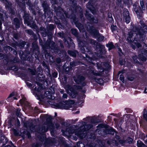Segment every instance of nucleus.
I'll list each match as a JSON object with an SVG mask.
<instances>
[{"label": "nucleus", "mask_w": 147, "mask_h": 147, "mask_svg": "<svg viewBox=\"0 0 147 147\" xmlns=\"http://www.w3.org/2000/svg\"><path fill=\"white\" fill-rule=\"evenodd\" d=\"M140 23L142 26V27L140 29L138 27L136 26L131 25V28L132 31H131L128 33V37L127 39L129 40V42H131V47L132 48L135 49L136 47L134 45H136L137 47L139 48L141 47V45L138 42H133L131 39L134 35H136L134 38V41H144L145 38V34L147 33V26L146 25L144 22L142 20L140 21Z\"/></svg>", "instance_id": "f257e3e1"}, {"label": "nucleus", "mask_w": 147, "mask_h": 147, "mask_svg": "<svg viewBox=\"0 0 147 147\" xmlns=\"http://www.w3.org/2000/svg\"><path fill=\"white\" fill-rule=\"evenodd\" d=\"M73 8L74 10L72 11V13L70 15L69 14V13H67L66 11H64L60 7H58L57 8L55 7L54 9L55 12H56V15L58 18L61 20L63 24L66 25L67 24V21L65 18L64 15L67 18H70L74 21L75 20V13L78 11H79V12L81 14V18H82L83 16L82 10L80 6H78L77 4H76Z\"/></svg>", "instance_id": "f03ea898"}, {"label": "nucleus", "mask_w": 147, "mask_h": 147, "mask_svg": "<svg viewBox=\"0 0 147 147\" xmlns=\"http://www.w3.org/2000/svg\"><path fill=\"white\" fill-rule=\"evenodd\" d=\"M78 126L75 125L70 126V128L66 129L69 133L73 134L78 136L80 138L85 137L87 134L86 131L90 129L92 126L91 124H86L85 123H80Z\"/></svg>", "instance_id": "7ed1b4c3"}, {"label": "nucleus", "mask_w": 147, "mask_h": 147, "mask_svg": "<svg viewBox=\"0 0 147 147\" xmlns=\"http://www.w3.org/2000/svg\"><path fill=\"white\" fill-rule=\"evenodd\" d=\"M39 40L40 45L45 50L51 49V51L52 53H56L58 52L59 48L58 46L55 45V43L53 41L51 40L49 41L48 40L47 42L44 43L42 42V40L41 39H40Z\"/></svg>", "instance_id": "20e7f679"}, {"label": "nucleus", "mask_w": 147, "mask_h": 147, "mask_svg": "<svg viewBox=\"0 0 147 147\" xmlns=\"http://www.w3.org/2000/svg\"><path fill=\"white\" fill-rule=\"evenodd\" d=\"M65 88L67 91L68 94L73 98L75 97L78 94V92L76 90L81 89L82 87L76 85H74L73 88H72L71 85L66 84L65 86Z\"/></svg>", "instance_id": "39448f33"}, {"label": "nucleus", "mask_w": 147, "mask_h": 147, "mask_svg": "<svg viewBox=\"0 0 147 147\" xmlns=\"http://www.w3.org/2000/svg\"><path fill=\"white\" fill-rule=\"evenodd\" d=\"M24 19V23L27 24L28 26L32 28H34L37 30L38 27L36 24L35 22L33 21V18L31 17H29L28 15L25 13L23 16Z\"/></svg>", "instance_id": "423d86ee"}, {"label": "nucleus", "mask_w": 147, "mask_h": 147, "mask_svg": "<svg viewBox=\"0 0 147 147\" xmlns=\"http://www.w3.org/2000/svg\"><path fill=\"white\" fill-rule=\"evenodd\" d=\"M141 7L138 5V3H136L133 5L134 11L138 15L141 16L143 13V11L145 10V7L144 1L142 0L140 1Z\"/></svg>", "instance_id": "0eeeda50"}, {"label": "nucleus", "mask_w": 147, "mask_h": 147, "mask_svg": "<svg viewBox=\"0 0 147 147\" xmlns=\"http://www.w3.org/2000/svg\"><path fill=\"white\" fill-rule=\"evenodd\" d=\"M138 57L139 59L143 61L146 60L147 58V46L144 44L143 48L139 51Z\"/></svg>", "instance_id": "6e6552de"}, {"label": "nucleus", "mask_w": 147, "mask_h": 147, "mask_svg": "<svg viewBox=\"0 0 147 147\" xmlns=\"http://www.w3.org/2000/svg\"><path fill=\"white\" fill-rule=\"evenodd\" d=\"M86 28L87 30L92 34L93 37L96 38L100 36L98 30L95 29V28L93 26H90L89 23H87Z\"/></svg>", "instance_id": "1a4fd4ad"}, {"label": "nucleus", "mask_w": 147, "mask_h": 147, "mask_svg": "<svg viewBox=\"0 0 147 147\" xmlns=\"http://www.w3.org/2000/svg\"><path fill=\"white\" fill-rule=\"evenodd\" d=\"M54 127V125L52 123L51 120H46V123L42 128V132H46L48 131L49 128L53 129Z\"/></svg>", "instance_id": "9d476101"}, {"label": "nucleus", "mask_w": 147, "mask_h": 147, "mask_svg": "<svg viewBox=\"0 0 147 147\" xmlns=\"http://www.w3.org/2000/svg\"><path fill=\"white\" fill-rule=\"evenodd\" d=\"M20 110L21 109L20 108H17L16 111V115H11L10 119H19V118L23 119L26 118V117H25L21 114L20 113Z\"/></svg>", "instance_id": "9b49d317"}, {"label": "nucleus", "mask_w": 147, "mask_h": 147, "mask_svg": "<svg viewBox=\"0 0 147 147\" xmlns=\"http://www.w3.org/2000/svg\"><path fill=\"white\" fill-rule=\"evenodd\" d=\"M85 15L87 19L90 22L92 23H97L98 22V20L97 18H95L93 16L89 13L86 10Z\"/></svg>", "instance_id": "f8f14e48"}, {"label": "nucleus", "mask_w": 147, "mask_h": 147, "mask_svg": "<svg viewBox=\"0 0 147 147\" xmlns=\"http://www.w3.org/2000/svg\"><path fill=\"white\" fill-rule=\"evenodd\" d=\"M4 3L5 7L10 13H13V11L12 6V4L7 0H0Z\"/></svg>", "instance_id": "ddd939ff"}, {"label": "nucleus", "mask_w": 147, "mask_h": 147, "mask_svg": "<svg viewBox=\"0 0 147 147\" xmlns=\"http://www.w3.org/2000/svg\"><path fill=\"white\" fill-rule=\"evenodd\" d=\"M66 103H64V102H60L59 104H56L54 106H55V108L61 109H69L71 107L70 105H69Z\"/></svg>", "instance_id": "4468645a"}, {"label": "nucleus", "mask_w": 147, "mask_h": 147, "mask_svg": "<svg viewBox=\"0 0 147 147\" xmlns=\"http://www.w3.org/2000/svg\"><path fill=\"white\" fill-rule=\"evenodd\" d=\"M45 30V28H40V30L41 31L43 30L45 32H41V34L42 36L44 37H45L47 35L48 37V39L49 41L50 40H51V39L52 38V34L51 32H49V31L48 30L47 31H46V30L44 31Z\"/></svg>", "instance_id": "2eb2a0df"}, {"label": "nucleus", "mask_w": 147, "mask_h": 147, "mask_svg": "<svg viewBox=\"0 0 147 147\" xmlns=\"http://www.w3.org/2000/svg\"><path fill=\"white\" fill-rule=\"evenodd\" d=\"M37 70L38 76L36 78V80L40 81H42L44 80L45 76L41 74L42 70L41 67H38Z\"/></svg>", "instance_id": "dca6fc26"}, {"label": "nucleus", "mask_w": 147, "mask_h": 147, "mask_svg": "<svg viewBox=\"0 0 147 147\" xmlns=\"http://www.w3.org/2000/svg\"><path fill=\"white\" fill-rule=\"evenodd\" d=\"M32 46L33 49V53L36 55L37 57L40 54V52L38 45L35 42H34L32 44Z\"/></svg>", "instance_id": "f3484780"}, {"label": "nucleus", "mask_w": 147, "mask_h": 147, "mask_svg": "<svg viewBox=\"0 0 147 147\" xmlns=\"http://www.w3.org/2000/svg\"><path fill=\"white\" fill-rule=\"evenodd\" d=\"M124 19L127 24L129 23L130 20L129 11L126 10L123 12Z\"/></svg>", "instance_id": "a211bd4d"}, {"label": "nucleus", "mask_w": 147, "mask_h": 147, "mask_svg": "<svg viewBox=\"0 0 147 147\" xmlns=\"http://www.w3.org/2000/svg\"><path fill=\"white\" fill-rule=\"evenodd\" d=\"M87 45V42L85 41H80L79 43V47L80 48L81 52L83 53L85 52L84 47H86Z\"/></svg>", "instance_id": "6ab92c4d"}, {"label": "nucleus", "mask_w": 147, "mask_h": 147, "mask_svg": "<svg viewBox=\"0 0 147 147\" xmlns=\"http://www.w3.org/2000/svg\"><path fill=\"white\" fill-rule=\"evenodd\" d=\"M74 80L77 83L80 84L84 80L85 78L83 76L79 75L77 77H74Z\"/></svg>", "instance_id": "aec40b11"}, {"label": "nucleus", "mask_w": 147, "mask_h": 147, "mask_svg": "<svg viewBox=\"0 0 147 147\" xmlns=\"http://www.w3.org/2000/svg\"><path fill=\"white\" fill-rule=\"evenodd\" d=\"M40 117L41 119H54L51 115L48 114L42 115Z\"/></svg>", "instance_id": "412c9836"}, {"label": "nucleus", "mask_w": 147, "mask_h": 147, "mask_svg": "<svg viewBox=\"0 0 147 147\" xmlns=\"http://www.w3.org/2000/svg\"><path fill=\"white\" fill-rule=\"evenodd\" d=\"M20 102L26 106L30 107V103L27 101L26 100V99L25 98H22L20 100Z\"/></svg>", "instance_id": "4be33fe9"}, {"label": "nucleus", "mask_w": 147, "mask_h": 147, "mask_svg": "<svg viewBox=\"0 0 147 147\" xmlns=\"http://www.w3.org/2000/svg\"><path fill=\"white\" fill-rule=\"evenodd\" d=\"M42 6L44 9L45 12H46L48 9L49 6L46 1H43L42 3Z\"/></svg>", "instance_id": "5701e85b"}, {"label": "nucleus", "mask_w": 147, "mask_h": 147, "mask_svg": "<svg viewBox=\"0 0 147 147\" xmlns=\"http://www.w3.org/2000/svg\"><path fill=\"white\" fill-rule=\"evenodd\" d=\"M86 119H103L101 116H94L88 117L86 118Z\"/></svg>", "instance_id": "b1692460"}, {"label": "nucleus", "mask_w": 147, "mask_h": 147, "mask_svg": "<svg viewBox=\"0 0 147 147\" xmlns=\"http://www.w3.org/2000/svg\"><path fill=\"white\" fill-rule=\"evenodd\" d=\"M105 48L104 45H101L99 43H98L96 46V50H98L100 52L104 50Z\"/></svg>", "instance_id": "393cba45"}, {"label": "nucleus", "mask_w": 147, "mask_h": 147, "mask_svg": "<svg viewBox=\"0 0 147 147\" xmlns=\"http://www.w3.org/2000/svg\"><path fill=\"white\" fill-rule=\"evenodd\" d=\"M13 24L15 26L16 28H19L20 27V23L19 19L15 18L14 20Z\"/></svg>", "instance_id": "a878e982"}, {"label": "nucleus", "mask_w": 147, "mask_h": 147, "mask_svg": "<svg viewBox=\"0 0 147 147\" xmlns=\"http://www.w3.org/2000/svg\"><path fill=\"white\" fill-rule=\"evenodd\" d=\"M89 72L95 76H100L101 75L100 73H98L96 71L94 70L93 68L91 69Z\"/></svg>", "instance_id": "bb28decb"}, {"label": "nucleus", "mask_w": 147, "mask_h": 147, "mask_svg": "<svg viewBox=\"0 0 147 147\" xmlns=\"http://www.w3.org/2000/svg\"><path fill=\"white\" fill-rule=\"evenodd\" d=\"M87 7L92 12V13L93 14H94V10H92L94 9L93 6L91 4V3L88 2L86 5Z\"/></svg>", "instance_id": "cd10ccee"}, {"label": "nucleus", "mask_w": 147, "mask_h": 147, "mask_svg": "<svg viewBox=\"0 0 147 147\" xmlns=\"http://www.w3.org/2000/svg\"><path fill=\"white\" fill-rule=\"evenodd\" d=\"M25 32L28 33V34L32 35L34 38H35L36 36V35L32 30L30 29V30H25Z\"/></svg>", "instance_id": "c85d7f7f"}, {"label": "nucleus", "mask_w": 147, "mask_h": 147, "mask_svg": "<svg viewBox=\"0 0 147 147\" xmlns=\"http://www.w3.org/2000/svg\"><path fill=\"white\" fill-rule=\"evenodd\" d=\"M78 12L79 13H80V17L81 18V17H80V15H81V13L79 12V11H78L77 12H76V13H75V15L76 14V13L77 12ZM73 21L76 23V26L78 28H80L82 26V25L80 23H76V16L75 15V21H74V20H73Z\"/></svg>", "instance_id": "c756f323"}, {"label": "nucleus", "mask_w": 147, "mask_h": 147, "mask_svg": "<svg viewBox=\"0 0 147 147\" xmlns=\"http://www.w3.org/2000/svg\"><path fill=\"white\" fill-rule=\"evenodd\" d=\"M124 117H125V119H132L135 117L133 115L130 114H127L124 115Z\"/></svg>", "instance_id": "7c9ffc66"}, {"label": "nucleus", "mask_w": 147, "mask_h": 147, "mask_svg": "<svg viewBox=\"0 0 147 147\" xmlns=\"http://www.w3.org/2000/svg\"><path fill=\"white\" fill-rule=\"evenodd\" d=\"M28 71L29 73H30L32 75H34L36 73V70L34 69H28Z\"/></svg>", "instance_id": "2f4dec72"}, {"label": "nucleus", "mask_w": 147, "mask_h": 147, "mask_svg": "<svg viewBox=\"0 0 147 147\" xmlns=\"http://www.w3.org/2000/svg\"><path fill=\"white\" fill-rule=\"evenodd\" d=\"M138 147H146V145L140 141H138L137 142Z\"/></svg>", "instance_id": "473e14b6"}, {"label": "nucleus", "mask_w": 147, "mask_h": 147, "mask_svg": "<svg viewBox=\"0 0 147 147\" xmlns=\"http://www.w3.org/2000/svg\"><path fill=\"white\" fill-rule=\"evenodd\" d=\"M26 4L29 6L30 8V9L32 10L33 13L34 14H35V12L33 8V5L31 3L28 1V2L26 3Z\"/></svg>", "instance_id": "72a5a7b5"}, {"label": "nucleus", "mask_w": 147, "mask_h": 147, "mask_svg": "<svg viewBox=\"0 0 147 147\" xmlns=\"http://www.w3.org/2000/svg\"><path fill=\"white\" fill-rule=\"evenodd\" d=\"M95 81L99 84H101L103 83V80L101 78H95Z\"/></svg>", "instance_id": "f704fd0d"}, {"label": "nucleus", "mask_w": 147, "mask_h": 147, "mask_svg": "<svg viewBox=\"0 0 147 147\" xmlns=\"http://www.w3.org/2000/svg\"><path fill=\"white\" fill-rule=\"evenodd\" d=\"M115 132V131L113 129H109L107 130L106 132L108 134L113 135Z\"/></svg>", "instance_id": "c9c22d12"}, {"label": "nucleus", "mask_w": 147, "mask_h": 147, "mask_svg": "<svg viewBox=\"0 0 147 147\" xmlns=\"http://www.w3.org/2000/svg\"><path fill=\"white\" fill-rule=\"evenodd\" d=\"M107 46L109 48V50H111L115 47L112 42H111L110 43L108 44L107 45Z\"/></svg>", "instance_id": "e433bc0d"}, {"label": "nucleus", "mask_w": 147, "mask_h": 147, "mask_svg": "<svg viewBox=\"0 0 147 147\" xmlns=\"http://www.w3.org/2000/svg\"><path fill=\"white\" fill-rule=\"evenodd\" d=\"M127 78L130 81H132L135 78V76L134 75L127 76Z\"/></svg>", "instance_id": "4c0bfd02"}, {"label": "nucleus", "mask_w": 147, "mask_h": 147, "mask_svg": "<svg viewBox=\"0 0 147 147\" xmlns=\"http://www.w3.org/2000/svg\"><path fill=\"white\" fill-rule=\"evenodd\" d=\"M68 53L70 56H72L74 57H76V53L73 51H68Z\"/></svg>", "instance_id": "58836bf2"}, {"label": "nucleus", "mask_w": 147, "mask_h": 147, "mask_svg": "<svg viewBox=\"0 0 147 147\" xmlns=\"http://www.w3.org/2000/svg\"><path fill=\"white\" fill-rule=\"evenodd\" d=\"M78 62L76 61H73L72 62H70V67H73L76 66L78 65Z\"/></svg>", "instance_id": "ea45409f"}, {"label": "nucleus", "mask_w": 147, "mask_h": 147, "mask_svg": "<svg viewBox=\"0 0 147 147\" xmlns=\"http://www.w3.org/2000/svg\"><path fill=\"white\" fill-rule=\"evenodd\" d=\"M71 33L73 35H74L75 36H77L78 35V33L77 30L76 29H72Z\"/></svg>", "instance_id": "a19ab883"}, {"label": "nucleus", "mask_w": 147, "mask_h": 147, "mask_svg": "<svg viewBox=\"0 0 147 147\" xmlns=\"http://www.w3.org/2000/svg\"><path fill=\"white\" fill-rule=\"evenodd\" d=\"M97 38H98V40L99 41H102L104 38V36L102 35H100V36L99 37H97Z\"/></svg>", "instance_id": "79ce46f5"}, {"label": "nucleus", "mask_w": 147, "mask_h": 147, "mask_svg": "<svg viewBox=\"0 0 147 147\" xmlns=\"http://www.w3.org/2000/svg\"><path fill=\"white\" fill-rule=\"evenodd\" d=\"M133 60L135 63H138L139 62L138 61L137 59V56L135 55L132 57Z\"/></svg>", "instance_id": "37998d69"}, {"label": "nucleus", "mask_w": 147, "mask_h": 147, "mask_svg": "<svg viewBox=\"0 0 147 147\" xmlns=\"http://www.w3.org/2000/svg\"><path fill=\"white\" fill-rule=\"evenodd\" d=\"M86 60L89 63L92 62V58L86 55Z\"/></svg>", "instance_id": "c03bdc74"}, {"label": "nucleus", "mask_w": 147, "mask_h": 147, "mask_svg": "<svg viewBox=\"0 0 147 147\" xmlns=\"http://www.w3.org/2000/svg\"><path fill=\"white\" fill-rule=\"evenodd\" d=\"M120 80L123 82H124V75L123 74H121L119 77Z\"/></svg>", "instance_id": "a18cd8bd"}, {"label": "nucleus", "mask_w": 147, "mask_h": 147, "mask_svg": "<svg viewBox=\"0 0 147 147\" xmlns=\"http://www.w3.org/2000/svg\"><path fill=\"white\" fill-rule=\"evenodd\" d=\"M90 42L92 45H96V46L98 43L96 40L92 39H91L90 40Z\"/></svg>", "instance_id": "49530a36"}, {"label": "nucleus", "mask_w": 147, "mask_h": 147, "mask_svg": "<svg viewBox=\"0 0 147 147\" xmlns=\"http://www.w3.org/2000/svg\"><path fill=\"white\" fill-rule=\"evenodd\" d=\"M97 66L98 69H100L102 70V71H103V68L101 66L100 64L99 63H97Z\"/></svg>", "instance_id": "de8ad7c7"}, {"label": "nucleus", "mask_w": 147, "mask_h": 147, "mask_svg": "<svg viewBox=\"0 0 147 147\" xmlns=\"http://www.w3.org/2000/svg\"><path fill=\"white\" fill-rule=\"evenodd\" d=\"M110 16V17H109L108 20L111 22H113V19L112 17V15L111 13H110L109 15Z\"/></svg>", "instance_id": "09e8293b"}, {"label": "nucleus", "mask_w": 147, "mask_h": 147, "mask_svg": "<svg viewBox=\"0 0 147 147\" xmlns=\"http://www.w3.org/2000/svg\"><path fill=\"white\" fill-rule=\"evenodd\" d=\"M25 0H16V2L19 4L20 5V3H24Z\"/></svg>", "instance_id": "8fccbe9b"}, {"label": "nucleus", "mask_w": 147, "mask_h": 147, "mask_svg": "<svg viewBox=\"0 0 147 147\" xmlns=\"http://www.w3.org/2000/svg\"><path fill=\"white\" fill-rule=\"evenodd\" d=\"M48 28L50 30H53L54 29V26L53 24H51L49 26Z\"/></svg>", "instance_id": "3c124183"}, {"label": "nucleus", "mask_w": 147, "mask_h": 147, "mask_svg": "<svg viewBox=\"0 0 147 147\" xmlns=\"http://www.w3.org/2000/svg\"><path fill=\"white\" fill-rule=\"evenodd\" d=\"M143 117L145 119H147V111L145 110L143 114Z\"/></svg>", "instance_id": "603ef678"}, {"label": "nucleus", "mask_w": 147, "mask_h": 147, "mask_svg": "<svg viewBox=\"0 0 147 147\" xmlns=\"http://www.w3.org/2000/svg\"><path fill=\"white\" fill-rule=\"evenodd\" d=\"M13 36L16 39H18L19 37V34L18 33H14L13 35Z\"/></svg>", "instance_id": "864d4df0"}, {"label": "nucleus", "mask_w": 147, "mask_h": 147, "mask_svg": "<svg viewBox=\"0 0 147 147\" xmlns=\"http://www.w3.org/2000/svg\"><path fill=\"white\" fill-rule=\"evenodd\" d=\"M114 114V116L115 117H117V119H121V117H120L121 115L120 113H118V114Z\"/></svg>", "instance_id": "5fc2aeb1"}, {"label": "nucleus", "mask_w": 147, "mask_h": 147, "mask_svg": "<svg viewBox=\"0 0 147 147\" xmlns=\"http://www.w3.org/2000/svg\"><path fill=\"white\" fill-rule=\"evenodd\" d=\"M63 40L65 43V44L68 47H69L70 46V45L68 43V41H67L65 38H64Z\"/></svg>", "instance_id": "6e6d98bb"}, {"label": "nucleus", "mask_w": 147, "mask_h": 147, "mask_svg": "<svg viewBox=\"0 0 147 147\" xmlns=\"http://www.w3.org/2000/svg\"><path fill=\"white\" fill-rule=\"evenodd\" d=\"M24 125L26 127H31V125H32V123H30V124L29 123H28L27 124L26 123H24Z\"/></svg>", "instance_id": "4d7b16f0"}, {"label": "nucleus", "mask_w": 147, "mask_h": 147, "mask_svg": "<svg viewBox=\"0 0 147 147\" xmlns=\"http://www.w3.org/2000/svg\"><path fill=\"white\" fill-rule=\"evenodd\" d=\"M40 144L39 143H34L33 144L32 147H39L40 146Z\"/></svg>", "instance_id": "13d9d810"}, {"label": "nucleus", "mask_w": 147, "mask_h": 147, "mask_svg": "<svg viewBox=\"0 0 147 147\" xmlns=\"http://www.w3.org/2000/svg\"><path fill=\"white\" fill-rule=\"evenodd\" d=\"M3 10L2 9V8L0 7V18L2 20L3 19V13H2L1 12L3 13V11H2Z\"/></svg>", "instance_id": "bf43d9fd"}, {"label": "nucleus", "mask_w": 147, "mask_h": 147, "mask_svg": "<svg viewBox=\"0 0 147 147\" xmlns=\"http://www.w3.org/2000/svg\"><path fill=\"white\" fill-rule=\"evenodd\" d=\"M58 34L59 35V36L61 38H63L64 36V33L62 32H59L58 33Z\"/></svg>", "instance_id": "052dcab7"}, {"label": "nucleus", "mask_w": 147, "mask_h": 147, "mask_svg": "<svg viewBox=\"0 0 147 147\" xmlns=\"http://www.w3.org/2000/svg\"><path fill=\"white\" fill-rule=\"evenodd\" d=\"M112 30L113 32L116 29L117 27L114 25L111 26Z\"/></svg>", "instance_id": "680f3d73"}, {"label": "nucleus", "mask_w": 147, "mask_h": 147, "mask_svg": "<svg viewBox=\"0 0 147 147\" xmlns=\"http://www.w3.org/2000/svg\"><path fill=\"white\" fill-rule=\"evenodd\" d=\"M57 75V73L56 72H53L52 73V76L53 77L56 78Z\"/></svg>", "instance_id": "e2e57ef3"}, {"label": "nucleus", "mask_w": 147, "mask_h": 147, "mask_svg": "<svg viewBox=\"0 0 147 147\" xmlns=\"http://www.w3.org/2000/svg\"><path fill=\"white\" fill-rule=\"evenodd\" d=\"M13 133L15 135H18V133L17 132V131L15 129H13Z\"/></svg>", "instance_id": "0e129e2a"}, {"label": "nucleus", "mask_w": 147, "mask_h": 147, "mask_svg": "<svg viewBox=\"0 0 147 147\" xmlns=\"http://www.w3.org/2000/svg\"><path fill=\"white\" fill-rule=\"evenodd\" d=\"M61 61V59L59 58H57L56 59V62L57 63H59Z\"/></svg>", "instance_id": "69168bd1"}, {"label": "nucleus", "mask_w": 147, "mask_h": 147, "mask_svg": "<svg viewBox=\"0 0 147 147\" xmlns=\"http://www.w3.org/2000/svg\"><path fill=\"white\" fill-rule=\"evenodd\" d=\"M132 140H133L132 139H131L130 138H128V143L129 144H130V143H131L132 142Z\"/></svg>", "instance_id": "338daca9"}, {"label": "nucleus", "mask_w": 147, "mask_h": 147, "mask_svg": "<svg viewBox=\"0 0 147 147\" xmlns=\"http://www.w3.org/2000/svg\"><path fill=\"white\" fill-rule=\"evenodd\" d=\"M26 83L27 86L28 87H32V84L30 82H26Z\"/></svg>", "instance_id": "774afa93"}]
</instances>
